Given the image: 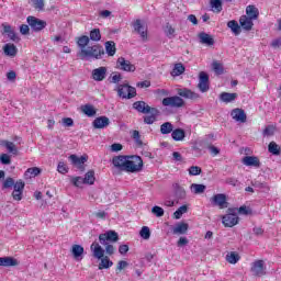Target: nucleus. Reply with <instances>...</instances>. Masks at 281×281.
<instances>
[{
    "label": "nucleus",
    "instance_id": "1",
    "mask_svg": "<svg viewBox=\"0 0 281 281\" xmlns=\"http://www.w3.org/2000/svg\"><path fill=\"white\" fill-rule=\"evenodd\" d=\"M90 249L92 251L93 258H97V260H101L99 263V269L102 271V269H111V266L113 265V261L109 258V256H104V249L98 241H93L90 246Z\"/></svg>",
    "mask_w": 281,
    "mask_h": 281
},
{
    "label": "nucleus",
    "instance_id": "2",
    "mask_svg": "<svg viewBox=\"0 0 281 281\" xmlns=\"http://www.w3.org/2000/svg\"><path fill=\"white\" fill-rule=\"evenodd\" d=\"M78 56L81 60H85V58H94L95 60H100V58L104 56V48L100 44L88 46L86 49L80 50Z\"/></svg>",
    "mask_w": 281,
    "mask_h": 281
},
{
    "label": "nucleus",
    "instance_id": "3",
    "mask_svg": "<svg viewBox=\"0 0 281 281\" xmlns=\"http://www.w3.org/2000/svg\"><path fill=\"white\" fill-rule=\"evenodd\" d=\"M144 168V160L139 156H127L125 172H140Z\"/></svg>",
    "mask_w": 281,
    "mask_h": 281
},
{
    "label": "nucleus",
    "instance_id": "4",
    "mask_svg": "<svg viewBox=\"0 0 281 281\" xmlns=\"http://www.w3.org/2000/svg\"><path fill=\"white\" fill-rule=\"evenodd\" d=\"M117 94L125 100H131L137 95V90L128 83H123L117 87Z\"/></svg>",
    "mask_w": 281,
    "mask_h": 281
},
{
    "label": "nucleus",
    "instance_id": "5",
    "mask_svg": "<svg viewBox=\"0 0 281 281\" xmlns=\"http://www.w3.org/2000/svg\"><path fill=\"white\" fill-rule=\"evenodd\" d=\"M186 101L181 99V97L173 95V97H167L162 99V106H171V109H181V106H184Z\"/></svg>",
    "mask_w": 281,
    "mask_h": 281
},
{
    "label": "nucleus",
    "instance_id": "6",
    "mask_svg": "<svg viewBox=\"0 0 281 281\" xmlns=\"http://www.w3.org/2000/svg\"><path fill=\"white\" fill-rule=\"evenodd\" d=\"M26 21L31 27V30H33V32H41L42 30H45V27H47V22L36 18V16H27Z\"/></svg>",
    "mask_w": 281,
    "mask_h": 281
},
{
    "label": "nucleus",
    "instance_id": "7",
    "mask_svg": "<svg viewBox=\"0 0 281 281\" xmlns=\"http://www.w3.org/2000/svg\"><path fill=\"white\" fill-rule=\"evenodd\" d=\"M120 236L115 231H108L106 233L99 235V241L101 245H106V243H117Z\"/></svg>",
    "mask_w": 281,
    "mask_h": 281
},
{
    "label": "nucleus",
    "instance_id": "8",
    "mask_svg": "<svg viewBox=\"0 0 281 281\" xmlns=\"http://www.w3.org/2000/svg\"><path fill=\"white\" fill-rule=\"evenodd\" d=\"M116 69H120L121 71H127V72H134L135 69H137L135 67V65H133L131 63V60H127L124 57H119L116 60Z\"/></svg>",
    "mask_w": 281,
    "mask_h": 281
},
{
    "label": "nucleus",
    "instance_id": "9",
    "mask_svg": "<svg viewBox=\"0 0 281 281\" xmlns=\"http://www.w3.org/2000/svg\"><path fill=\"white\" fill-rule=\"evenodd\" d=\"M198 89L201 93H207L210 91V76L205 71H201L199 75Z\"/></svg>",
    "mask_w": 281,
    "mask_h": 281
},
{
    "label": "nucleus",
    "instance_id": "10",
    "mask_svg": "<svg viewBox=\"0 0 281 281\" xmlns=\"http://www.w3.org/2000/svg\"><path fill=\"white\" fill-rule=\"evenodd\" d=\"M228 212H234V209H228ZM222 223L225 227H234L238 225V215L228 213L222 217Z\"/></svg>",
    "mask_w": 281,
    "mask_h": 281
},
{
    "label": "nucleus",
    "instance_id": "11",
    "mask_svg": "<svg viewBox=\"0 0 281 281\" xmlns=\"http://www.w3.org/2000/svg\"><path fill=\"white\" fill-rule=\"evenodd\" d=\"M23 190H25V182L22 180L16 181L12 192L14 201H21V199H23Z\"/></svg>",
    "mask_w": 281,
    "mask_h": 281
},
{
    "label": "nucleus",
    "instance_id": "12",
    "mask_svg": "<svg viewBox=\"0 0 281 281\" xmlns=\"http://www.w3.org/2000/svg\"><path fill=\"white\" fill-rule=\"evenodd\" d=\"M128 156H115L112 158V164L114 168L121 170L122 172H126V161Z\"/></svg>",
    "mask_w": 281,
    "mask_h": 281
},
{
    "label": "nucleus",
    "instance_id": "13",
    "mask_svg": "<svg viewBox=\"0 0 281 281\" xmlns=\"http://www.w3.org/2000/svg\"><path fill=\"white\" fill-rule=\"evenodd\" d=\"M213 205H217L220 210H225L227 207V196L223 193H217L211 199Z\"/></svg>",
    "mask_w": 281,
    "mask_h": 281
},
{
    "label": "nucleus",
    "instance_id": "14",
    "mask_svg": "<svg viewBox=\"0 0 281 281\" xmlns=\"http://www.w3.org/2000/svg\"><path fill=\"white\" fill-rule=\"evenodd\" d=\"M251 273L252 276H257L258 278H261V276H266L267 272L265 271V261H255L251 267Z\"/></svg>",
    "mask_w": 281,
    "mask_h": 281
},
{
    "label": "nucleus",
    "instance_id": "15",
    "mask_svg": "<svg viewBox=\"0 0 281 281\" xmlns=\"http://www.w3.org/2000/svg\"><path fill=\"white\" fill-rule=\"evenodd\" d=\"M231 117H233L235 122H240L241 124H245V122H247V114L245 113V110L239 108L232 110Z\"/></svg>",
    "mask_w": 281,
    "mask_h": 281
},
{
    "label": "nucleus",
    "instance_id": "16",
    "mask_svg": "<svg viewBox=\"0 0 281 281\" xmlns=\"http://www.w3.org/2000/svg\"><path fill=\"white\" fill-rule=\"evenodd\" d=\"M178 95L180 98H184L186 100H196L199 99V93L188 89V88H180L177 90Z\"/></svg>",
    "mask_w": 281,
    "mask_h": 281
},
{
    "label": "nucleus",
    "instance_id": "17",
    "mask_svg": "<svg viewBox=\"0 0 281 281\" xmlns=\"http://www.w3.org/2000/svg\"><path fill=\"white\" fill-rule=\"evenodd\" d=\"M134 30L135 32H137V34L140 35V38L143 41L148 40V30L144 25H142V20H136L134 22Z\"/></svg>",
    "mask_w": 281,
    "mask_h": 281
},
{
    "label": "nucleus",
    "instance_id": "18",
    "mask_svg": "<svg viewBox=\"0 0 281 281\" xmlns=\"http://www.w3.org/2000/svg\"><path fill=\"white\" fill-rule=\"evenodd\" d=\"M106 78V67H99L92 70V79L95 82H102Z\"/></svg>",
    "mask_w": 281,
    "mask_h": 281
},
{
    "label": "nucleus",
    "instance_id": "19",
    "mask_svg": "<svg viewBox=\"0 0 281 281\" xmlns=\"http://www.w3.org/2000/svg\"><path fill=\"white\" fill-rule=\"evenodd\" d=\"M133 109L138 111V113L148 114L153 108H150V105L146 104L144 101H136L133 103Z\"/></svg>",
    "mask_w": 281,
    "mask_h": 281
},
{
    "label": "nucleus",
    "instance_id": "20",
    "mask_svg": "<svg viewBox=\"0 0 281 281\" xmlns=\"http://www.w3.org/2000/svg\"><path fill=\"white\" fill-rule=\"evenodd\" d=\"M111 121L106 116H99L92 122L93 128H106Z\"/></svg>",
    "mask_w": 281,
    "mask_h": 281
},
{
    "label": "nucleus",
    "instance_id": "21",
    "mask_svg": "<svg viewBox=\"0 0 281 281\" xmlns=\"http://www.w3.org/2000/svg\"><path fill=\"white\" fill-rule=\"evenodd\" d=\"M239 24L243 30H246V32H250V30L254 27V20L251 18H248L247 15H241L239 18Z\"/></svg>",
    "mask_w": 281,
    "mask_h": 281
},
{
    "label": "nucleus",
    "instance_id": "22",
    "mask_svg": "<svg viewBox=\"0 0 281 281\" xmlns=\"http://www.w3.org/2000/svg\"><path fill=\"white\" fill-rule=\"evenodd\" d=\"M173 192L176 201H183L187 196L186 189L181 187L179 183L173 184Z\"/></svg>",
    "mask_w": 281,
    "mask_h": 281
},
{
    "label": "nucleus",
    "instance_id": "23",
    "mask_svg": "<svg viewBox=\"0 0 281 281\" xmlns=\"http://www.w3.org/2000/svg\"><path fill=\"white\" fill-rule=\"evenodd\" d=\"M244 166H251L254 168H260V159L256 156H245L243 158Z\"/></svg>",
    "mask_w": 281,
    "mask_h": 281
},
{
    "label": "nucleus",
    "instance_id": "24",
    "mask_svg": "<svg viewBox=\"0 0 281 281\" xmlns=\"http://www.w3.org/2000/svg\"><path fill=\"white\" fill-rule=\"evenodd\" d=\"M199 38L202 45H207V47H212V45H214V37L205 32L200 33Z\"/></svg>",
    "mask_w": 281,
    "mask_h": 281
},
{
    "label": "nucleus",
    "instance_id": "25",
    "mask_svg": "<svg viewBox=\"0 0 281 281\" xmlns=\"http://www.w3.org/2000/svg\"><path fill=\"white\" fill-rule=\"evenodd\" d=\"M19 261L12 257H0V267H16Z\"/></svg>",
    "mask_w": 281,
    "mask_h": 281
},
{
    "label": "nucleus",
    "instance_id": "26",
    "mask_svg": "<svg viewBox=\"0 0 281 281\" xmlns=\"http://www.w3.org/2000/svg\"><path fill=\"white\" fill-rule=\"evenodd\" d=\"M3 52H4L5 56H10L11 58H14V56H16L19 49L16 48V46L14 44H5L3 46Z\"/></svg>",
    "mask_w": 281,
    "mask_h": 281
},
{
    "label": "nucleus",
    "instance_id": "27",
    "mask_svg": "<svg viewBox=\"0 0 281 281\" xmlns=\"http://www.w3.org/2000/svg\"><path fill=\"white\" fill-rule=\"evenodd\" d=\"M149 113L150 115L144 117V122L145 124H155V122H157L159 111L156 108H153Z\"/></svg>",
    "mask_w": 281,
    "mask_h": 281
},
{
    "label": "nucleus",
    "instance_id": "28",
    "mask_svg": "<svg viewBox=\"0 0 281 281\" xmlns=\"http://www.w3.org/2000/svg\"><path fill=\"white\" fill-rule=\"evenodd\" d=\"M236 98H238V93L222 92L220 94V100L222 102H225L226 104H229V102H234Z\"/></svg>",
    "mask_w": 281,
    "mask_h": 281
},
{
    "label": "nucleus",
    "instance_id": "29",
    "mask_svg": "<svg viewBox=\"0 0 281 281\" xmlns=\"http://www.w3.org/2000/svg\"><path fill=\"white\" fill-rule=\"evenodd\" d=\"M188 224L187 223H178L176 226L172 228V234L175 235H183L188 233Z\"/></svg>",
    "mask_w": 281,
    "mask_h": 281
},
{
    "label": "nucleus",
    "instance_id": "30",
    "mask_svg": "<svg viewBox=\"0 0 281 281\" xmlns=\"http://www.w3.org/2000/svg\"><path fill=\"white\" fill-rule=\"evenodd\" d=\"M171 137L175 142H183L186 139V131L176 128L171 132Z\"/></svg>",
    "mask_w": 281,
    "mask_h": 281
},
{
    "label": "nucleus",
    "instance_id": "31",
    "mask_svg": "<svg viewBox=\"0 0 281 281\" xmlns=\"http://www.w3.org/2000/svg\"><path fill=\"white\" fill-rule=\"evenodd\" d=\"M246 14H247L246 16L248 19H251L252 21H256V19H258V14H259L258 8H256V5H248L246 8Z\"/></svg>",
    "mask_w": 281,
    "mask_h": 281
},
{
    "label": "nucleus",
    "instance_id": "32",
    "mask_svg": "<svg viewBox=\"0 0 281 281\" xmlns=\"http://www.w3.org/2000/svg\"><path fill=\"white\" fill-rule=\"evenodd\" d=\"M227 27L235 34V36H238L243 30L238 25V22L236 20H231L227 22Z\"/></svg>",
    "mask_w": 281,
    "mask_h": 281
},
{
    "label": "nucleus",
    "instance_id": "33",
    "mask_svg": "<svg viewBox=\"0 0 281 281\" xmlns=\"http://www.w3.org/2000/svg\"><path fill=\"white\" fill-rule=\"evenodd\" d=\"M81 111L85 115H87V117H94L97 113L95 108H93L91 104L81 105Z\"/></svg>",
    "mask_w": 281,
    "mask_h": 281
},
{
    "label": "nucleus",
    "instance_id": "34",
    "mask_svg": "<svg viewBox=\"0 0 281 281\" xmlns=\"http://www.w3.org/2000/svg\"><path fill=\"white\" fill-rule=\"evenodd\" d=\"M87 159H88L87 156H81V157H78L76 155L69 156V160L74 166H82V164H87Z\"/></svg>",
    "mask_w": 281,
    "mask_h": 281
},
{
    "label": "nucleus",
    "instance_id": "35",
    "mask_svg": "<svg viewBox=\"0 0 281 281\" xmlns=\"http://www.w3.org/2000/svg\"><path fill=\"white\" fill-rule=\"evenodd\" d=\"M190 190L192 194H203V192L207 190V187H205V184L192 183Z\"/></svg>",
    "mask_w": 281,
    "mask_h": 281
},
{
    "label": "nucleus",
    "instance_id": "36",
    "mask_svg": "<svg viewBox=\"0 0 281 281\" xmlns=\"http://www.w3.org/2000/svg\"><path fill=\"white\" fill-rule=\"evenodd\" d=\"M2 145H4V148H7L8 153L11 155H19V148H16V145L10 140L2 142Z\"/></svg>",
    "mask_w": 281,
    "mask_h": 281
},
{
    "label": "nucleus",
    "instance_id": "37",
    "mask_svg": "<svg viewBox=\"0 0 281 281\" xmlns=\"http://www.w3.org/2000/svg\"><path fill=\"white\" fill-rule=\"evenodd\" d=\"M83 181L87 186H93V183H95V171L89 170L85 175Z\"/></svg>",
    "mask_w": 281,
    "mask_h": 281
},
{
    "label": "nucleus",
    "instance_id": "38",
    "mask_svg": "<svg viewBox=\"0 0 281 281\" xmlns=\"http://www.w3.org/2000/svg\"><path fill=\"white\" fill-rule=\"evenodd\" d=\"M90 38L87 35L80 36L77 41L78 47H80V52L82 49H87V45H89Z\"/></svg>",
    "mask_w": 281,
    "mask_h": 281
},
{
    "label": "nucleus",
    "instance_id": "39",
    "mask_svg": "<svg viewBox=\"0 0 281 281\" xmlns=\"http://www.w3.org/2000/svg\"><path fill=\"white\" fill-rule=\"evenodd\" d=\"M105 52L108 56H115V52H116L115 42L113 41L105 42Z\"/></svg>",
    "mask_w": 281,
    "mask_h": 281
},
{
    "label": "nucleus",
    "instance_id": "40",
    "mask_svg": "<svg viewBox=\"0 0 281 281\" xmlns=\"http://www.w3.org/2000/svg\"><path fill=\"white\" fill-rule=\"evenodd\" d=\"M173 126L172 123L170 122H166L162 125H160V133L161 135H170V133H172Z\"/></svg>",
    "mask_w": 281,
    "mask_h": 281
},
{
    "label": "nucleus",
    "instance_id": "41",
    "mask_svg": "<svg viewBox=\"0 0 281 281\" xmlns=\"http://www.w3.org/2000/svg\"><path fill=\"white\" fill-rule=\"evenodd\" d=\"M226 260L229 262V265H236V262L240 260V256L238 252L232 251L226 255Z\"/></svg>",
    "mask_w": 281,
    "mask_h": 281
},
{
    "label": "nucleus",
    "instance_id": "42",
    "mask_svg": "<svg viewBox=\"0 0 281 281\" xmlns=\"http://www.w3.org/2000/svg\"><path fill=\"white\" fill-rule=\"evenodd\" d=\"M184 71H186V67L183 66V64L179 63L175 65L171 71V76L173 77L181 76V74H183Z\"/></svg>",
    "mask_w": 281,
    "mask_h": 281
},
{
    "label": "nucleus",
    "instance_id": "43",
    "mask_svg": "<svg viewBox=\"0 0 281 281\" xmlns=\"http://www.w3.org/2000/svg\"><path fill=\"white\" fill-rule=\"evenodd\" d=\"M90 41H94V43L102 41V34L100 33V29H93L90 31Z\"/></svg>",
    "mask_w": 281,
    "mask_h": 281
},
{
    "label": "nucleus",
    "instance_id": "44",
    "mask_svg": "<svg viewBox=\"0 0 281 281\" xmlns=\"http://www.w3.org/2000/svg\"><path fill=\"white\" fill-rule=\"evenodd\" d=\"M268 150L269 153H271V155H277V156L280 155L281 153V148L276 142H270V144L268 145Z\"/></svg>",
    "mask_w": 281,
    "mask_h": 281
},
{
    "label": "nucleus",
    "instance_id": "45",
    "mask_svg": "<svg viewBox=\"0 0 281 281\" xmlns=\"http://www.w3.org/2000/svg\"><path fill=\"white\" fill-rule=\"evenodd\" d=\"M74 258H80L85 254V248L80 245H74L71 249Z\"/></svg>",
    "mask_w": 281,
    "mask_h": 281
},
{
    "label": "nucleus",
    "instance_id": "46",
    "mask_svg": "<svg viewBox=\"0 0 281 281\" xmlns=\"http://www.w3.org/2000/svg\"><path fill=\"white\" fill-rule=\"evenodd\" d=\"M211 8L213 9V12H222L223 2L221 0H211Z\"/></svg>",
    "mask_w": 281,
    "mask_h": 281
},
{
    "label": "nucleus",
    "instance_id": "47",
    "mask_svg": "<svg viewBox=\"0 0 281 281\" xmlns=\"http://www.w3.org/2000/svg\"><path fill=\"white\" fill-rule=\"evenodd\" d=\"M140 238L148 240L150 238V228L148 226H143L139 232Z\"/></svg>",
    "mask_w": 281,
    "mask_h": 281
},
{
    "label": "nucleus",
    "instance_id": "48",
    "mask_svg": "<svg viewBox=\"0 0 281 281\" xmlns=\"http://www.w3.org/2000/svg\"><path fill=\"white\" fill-rule=\"evenodd\" d=\"M132 137L134 142L137 144V146H144V142H142V135H139V131L134 130L132 132Z\"/></svg>",
    "mask_w": 281,
    "mask_h": 281
},
{
    "label": "nucleus",
    "instance_id": "49",
    "mask_svg": "<svg viewBox=\"0 0 281 281\" xmlns=\"http://www.w3.org/2000/svg\"><path fill=\"white\" fill-rule=\"evenodd\" d=\"M35 10L43 12L45 10V0H31Z\"/></svg>",
    "mask_w": 281,
    "mask_h": 281
},
{
    "label": "nucleus",
    "instance_id": "50",
    "mask_svg": "<svg viewBox=\"0 0 281 281\" xmlns=\"http://www.w3.org/2000/svg\"><path fill=\"white\" fill-rule=\"evenodd\" d=\"M188 212V206L187 205H182L180 206L175 213H173V217L179 220L181 218V216H183V214H186Z\"/></svg>",
    "mask_w": 281,
    "mask_h": 281
},
{
    "label": "nucleus",
    "instance_id": "51",
    "mask_svg": "<svg viewBox=\"0 0 281 281\" xmlns=\"http://www.w3.org/2000/svg\"><path fill=\"white\" fill-rule=\"evenodd\" d=\"M188 172L191 177H198V175H201L202 172V169L201 167L199 166H191L189 169H188Z\"/></svg>",
    "mask_w": 281,
    "mask_h": 281
},
{
    "label": "nucleus",
    "instance_id": "52",
    "mask_svg": "<svg viewBox=\"0 0 281 281\" xmlns=\"http://www.w3.org/2000/svg\"><path fill=\"white\" fill-rule=\"evenodd\" d=\"M276 134V127L273 125H268L263 130V137H271Z\"/></svg>",
    "mask_w": 281,
    "mask_h": 281
},
{
    "label": "nucleus",
    "instance_id": "53",
    "mask_svg": "<svg viewBox=\"0 0 281 281\" xmlns=\"http://www.w3.org/2000/svg\"><path fill=\"white\" fill-rule=\"evenodd\" d=\"M151 214H154V216H157L158 218H161V216H164V209L156 205L151 209Z\"/></svg>",
    "mask_w": 281,
    "mask_h": 281
},
{
    "label": "nucleus",
    "instance_id": "54",
    "mask_svg": "<svg viewBox=\"0 0 281 281\" xmlns=\"http://www.w3.org/2000/svg\"><path fill=\"white\" fill-rule=\"evenodd\" d=\"M212 67H213V70L215 71V74L217 76H222V74H223V64L214 61L212 64Z\"/></svg>",
    "mask_w": 281,
    "mask_h": 281
},
{
    "label": "nucleus",
    "instance_id": "55",
    "mask_svg": "<svg viewBox=\"0 0 281 281\" xmlns=\"http://www.w3.org/2000/svg\"><path fill=\"white\" fill-rule=\"evenodd\" d=\"M0 162L3 165V166H10L12 164V159L10 158V155L8 154H2L0 156Z\"/></svg>",
    "mask_w": 281,
    "mask_h": 281
},
{
    "label": "nucleus",
    "instance_id": "56",
    "mask_svg": "<svg viewBox=\"0 0 281 281\" xmlns=\"http://www.w3.org/2000/svg\"><path fill=\"white\" fill-rule=\"evenodd\" d=\"M165 34L166 36H168V38H172L175 36V27H172L170 23L166 24Z\"/></svg>",
    "mask_w": 281,
    "mask_h": 281
},
{
    "label": "nucleus",
    "instance_id": "57",
    "mask_svg": "<svg viewBox=\"0 0 281 281\" xmlns=\"http://www.w3.org/2000/svg\"><path fill=\"white\" fill-rule=\"evenodd\" d=\"M71 183L76 187V188H80V186H85V178L82 177H75L71 179Z\"/></svg>",
    "mask_w": 281,
    "mask_h": 281
},
{
    "label": "nucleus",
    "instance_id": "58",
    "mask_svg": "<svg viewBox=\"0 0 281 281\" xmlns=\"http://www.w3.org/2000/svg\"><path fill=\"white\" fill-rule=\"evenodd\" d=\"M57 171L60 172V175H67V172H69V168H67L65 162L60 161L57 166Z\"/></svg>",
    "mask_w": 281,
    "mask_h": 281
},
{
    "label": "nucleus",
    "instance_id": "59",
    "mask_svg": "<svg viewBox=\"0 0 281 281\" xmlns=\"http://www.w3.org/2000/svg\"><path fill=\"white\" fill-rule=\"evenodd\" d=\"M103 247H105L108 256H113V254H115V247L111 243L103 244Z\"/></svg>",
    "mask_w": 281,
    "mask_h": 281
},
{
    "label": "nucleus",
    "instance_id": "60",
    "mask_svg": "<svg viewBox=\"0 0 281 281\" xmlns=\"http://www.w3.org/2000/svg\"><path fill=\"white\" fill-rule=\"evenodd\" d=\"M41 169L38 167L29 168L26 170V175H31V177H38Z\"/></svg>",
    "mask_w": 281,
    "mask_h": 281
},
{
    "label": "nucleus",
    "instance_id": "61",
    "mask_svg": "<svg viewBox=\"0 0 281 281\" xmlns=\"http://www.w3.org/2000/svg\"><path fill=\"white\" fill-rule=\"evenodd\" d=\"M14 186H16V183H14V179L12 178H7L3 182V188L8 189V188H14Z\"/></svg>",
    "mask_w": 281,
    "mask_h": 281
},
{
    "label": "nucleus",
    "instance_id": "62",
    "mask_svg": "<svg viewBox=\"0 0 281 281\" xmlns=\"http://www.w3.org/2000/svg\"><path fill=\"white\" fill-rule=\"evenodd\" d=\"M121 80H122V75L120 72H115L114 75H112L111 82L113 85H117V82H120Z\"/></svg>",
    "mask_w": 281,
    "mask_h": 281
},
{
    "label": "nucleus",
    "instance_id": "63",
    "mask_svg": "<svg viewBox=\"0 0 281 281\" xmlns=\"http://www.w3.org/2000/svg\"><path fill=\"white\" fill-rule=\"evenodd\" d=\"M128 267V263L125 260H121L117 263L116 271H122Z\"/></svg>",
    "mask_w": 281,
    "mask_h": 281
},
{
    "label": "nucleus",
    "instance_id": "64",
    "mask_svg": "<svg viewBox=\"0 0 281 281\" xmlns=\"http://www.w3.org/2000/svg\"><path fill=\"white\" fill-rule=\"evenodd\" d=\"M271 45L274 49H281V38L272 41Z\"/></svg>",
    "mask_w": 281,
    "mask_h": 281
}]
</instances>
